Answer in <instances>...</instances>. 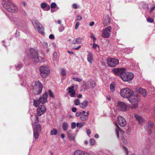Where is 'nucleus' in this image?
I'll use <instances>...</instances> for the list:
<instances>
[{
  "label": "nucleus",
  "instance_id": "obj_1",
  "mask_svg": "<svg viewBox=\"0 0 155 155\" xmlns=\"http://www.w3.org/2000/svg\"><path fill=\"white\" fill-rule=\"evenodd\" d=\"M126 69L124 68H114L112 72L115 75L119 76L124 81H128L132 80L134 75L132 73L126 72Z\"/></svg>",
  "mask_w": 155,
  "mask_h": 155
},
{
  "label": "nucleus",
  "instance_id": "obj_2",
  "mask_svg": "<svg viewBox=\"0 0 155 155\" xmlns=\"http://www.w3.org/2000/svg\"><path fill=\"white\" fill-rule=\"evenodd\" d=\"M3 6L7 11L10 12L15 13L18 11L17 7L12 2L11 0H8L7 3L4 2Z\"/></svg>",
  "mask_w": 155,
  "mask_h": 155
},
{
  "label": "nucleus",
  "instance_id": "obj_3",
  "mask_svg": "<svg viewBox=\"0 0 155 155\" xmlns=\"http://www.w3.org/2000/svg\"><path fill=\"white\" fill-rule=\"evenodd\" d=\"M29 56L31 59L35 62H42L43 61V58L41 57H39L38 55V51L37 50L33 48L30 49Z\"/></svg>",
  "mask_w": 155,
  "mask_h": 155
},
{
  "label": "nucleus",
  "instance_id": "obj_4",
  "mask_svg": "<svg viewBox=\"0 0 155 155\" xmlns=\"http://www.w3.org/2000/svg\"><path fill=\"white\" fill-rule=\"evenodd\" d=\"M33 131L35 128L36 132H40L41 131V126L39 124L38 117L36 114H34L31 117Z\"/></svg>",
  "mask_w": 155,
  "mask_h": 155
},
{
  "label": "nucleus",
  "instance_id": "obj_5",
  "mask_svg": "<svg viewBox=\"0 0 155 155\" xmlns=\"http://www.w3.org/2000/svg\"><path fill=\"white\" fill-rule=\"evenodd\" d=\"M115 125L117 127L116 131L117 137L118 138L119 137V135H121V140L123 144L125 145H127L128 144V142L126 137L124 135V132L120 129L117 124H116Z\"/></svg>",
  "mask_w": 155,
  "mask_h": 155
},
{
  "label": "nucleus",
  "instance_id": "obj_6",
  "mask_svg": "<svg viewBox=\"0 0 155 155\" xmlns=\"http://www.w3.org/2000/svg\"><path fill=\"white\" fill-rule=\"evenodd\" d=\"M48 96V93L45 92L43 94L42 97H41L39 99L34 100L33 103L34 106L35 107H39L40 105L43 104L47 102Z\"/></svg>",
  "mask_w": 155,
  "mask_h": 155
},
{
  "label": "nucleus",
  "instance_id": "obj_7",
  "mask_svg": "<svg viewBox=\"0 0 155 155\" xmlns=\"http://www.w3.org/2000/svg\"><path fill=\"white\" fill-rule=\"evenodd\" d=\"M133 94V91L128 88H122L120 90V94L124 98L128 99Z\"/></svg>",
  "mask_w": 155,
  "mask_h": 155
},
{
  "label": "nucleus",
  "instance_id": "obj_8",
  "mask_svg": "<svg viewBox=\"0 0 155 155\" xmlns=\"http://www.w3.org/2000/svg\"><path fill=\"white\" fill-rule=\"evenodd\" d=\"M129 102L132 105L131 107V108L136 109L138 107V103L139 102L138 97L133 94L128 99Z\"/></svg>",
  "mask_w": 155,
  "mask_h": 155
},
{
  "label": "nucleus",
  "instance_id": "obj_9",
  "mask_svg": "<svg viewBox=\"0 0 155 155\" xmlns=\"http://www.w3.org/2000/svg\"><path fill=\"white\" fill-rule=\"evenodd\" d=\"M39 71L41 76L45 78L48 76L50 72V70L47 66H42L39 68Z\"/></svg>",
  "mask_w": 155,
  "mask_h": 155
},
{
  "label": "nucleus",
  "instance_id": "obj_10",
  "mask_svg": "<svg viewBox=\"0 0 155 155\" xmlns=\"http://www.w3.org/2000/svg\"><path fill=\"white\" fill-rule=\"evenodd\" d=\"M32 23L35 28L37 29L40 33L43 34L44 33V28L38 21L34 20L32 21Z\"/></svg>",
  "mask_w": 155,
  "mask_h": 155
},
{
  "label": "nucleus",
  "instance_id": "obj_11",
  "mask_svg": "<svg viewBox=\"0 0 155 155\" xmlns=\"http://www.w3.org/2000/svg\"><path fill=\"white\" fill-rule=\"evenodd\" d=\"M107 65L110 67H114L119 64V60L115 58H108L107 60Z\"/></svg>",
  "mask_w": 155,
  "mask_h": 155
},
{
  "label": "nucleus",
  "instance_id": "obj_12",
  "mask_svg": "<svg viewBox=\"0 0 155 155\" xmlns=\"http://www.w3.org/2000/svg\"><path fill=\"white\" fill-rule=\"evenodd\" d=\"M112 27L108 26L104 29L103 31L102 36L104 38H108L110 35Z\"/></svg>",
  "mask_w": 155,
  "mask_h": 155
},
{
  "label": "nucleus",
  "instance_id": "obj_13",
  "mask_svg": "<svg viewBox=\"0 0 155 155\" xmlns=\"http://www.w3.org/2000/svg\"><path fill=\"white\" fill-rule=\"evenodd\" d=\"M42 88V84L40 81H38L35 82L34 88L37 91V94H39L41 93Z\"/></svg>",
  "mask_w": 155,
  "mask_h": 155
},
{
  "label": "nucleus",
  "instance_id": "obj_14",
  "mask_svg": "<svg viewBox=\"0 0 155 155\" xmlns=\"http://www.w3.org/2000/svg\"><path fill=\"white\" fill-rule=\"evenodd\" d=\"M117 108L120 110L125 111L127 109V106L124 102L119 101L117 102Z\"/></svg>",
  "mask_w": 155,
  "mask_h": 155
},
{
  "label": "nucleus",
  "instance_id": "obj_15",
  "mask_svg": "<svg viewBox=\"0 0 155 155\" xmlns=\"http://www.w3.org/2000/svg\"><path fill=\"white\" fill-rule=\"evenodd\" d=\"M15 24L18 27L21 29L22 30H23V28L25 27L24 22L23 21L19 19L15 18Z\"/></svg>",
  "mask_w": 155,
  "mask_h": 155
},
{
  "label": "nucleus",
  "instance_id": "obj_16",
  "mask_svg": "<svg viewBox=\"0 0 155 155\" xmlns=\"http://www.w3.org/2000/svg\"><path fill=\"white\" fill-rule=\"evenodd\" d=\"M46 108L44 105H40L37 109V114L39 116H41L46 111Z\"/></svg>",
  "mask_w": 155,
  "mask_h": 155
},
{
  "label": "nucleus",
  "instance_id": "obj_17",
  "mask_svg": "<svg viewBox=\"0 0 155 155\" xmlns=\"http://www.w3.org/2000/svg\"><path fill=\"white\" fill-rule=\"evenodd\" d=\"M117 120L119 124L121 127H124L126 124V122L125 119L120 116H118Z\"/></svg>",
  "mask_w": 155,
  "mask_h": 155
},
{
  "label": "nucleus",
  "instance_id": "obj_18",
  "mask_svg": "<svg viewBox=\"0 0 155 155\" xmlns=\"http://www.w3.org/2000/svg\"><path fill=\"white\" fill-rule=\"evenodd\" d=\"M74 89V87L73 86H71L68 87L67 89V91H68V93L70 94V96L72 97H75L76 92Z\"/></svg>",
  "mask_w": 155,
  "mask_h": 155
},
{
  "label": "nucleus",
  "instance_id": "obj_19",
  "mask_svg": "<svg viewBox=\"0 0 155 155\" xmlns=\"http://www.w3.org/2000/svg\"><path fill=\"white\" fill-rule=\"evenodd\" d=\"M67 135L68 139L71 141L73 140L75 141V136L71 130H69L67 132Z\"/></svg>",
  "mask_w": 155,
  "mask_h": 155
},
{
  "label": "nucleus",
  "instance_id": "obj_20",
  "mask_svg": "<svg viewBox=\"0 0 155 155\" xmlns=\"http://www.w3.org/2000/svg\"><path fill=\"white\" fill-rule=\"evenodd\" d=\"M134 117L138 121L139 124L142 125L143 124L144 120L141 116L137 114H136L134 115Z\"/></svg>",
  "mask_w": 155,
  "mask_h": 155
},
{
  "label": "nucleus",
  "instance_id": "obj_21",
  "mask_svg": "<svg viewBox=\"0 0 155 155\" xmlns=\"http://www.w3.org/2000/svg\"><path fill=\"white\" fill-rule=\"evenodd\" d=\"M72 155H90L88 153L79 150H77L73 153Z\"/></svg>",
  "mask_w": 155,
  "mask_h": 155
},
{
  "label": "nucleus",
  "instance_id": "obj_22",
  "mask_svg": "<svg viewBox=\"0 0 155 155\" xmlns=\"http://www.w3.org/2000/svg\"><path fill=\"white\" fill-rule=\"evenodd\" d=\"M96 85L95 82L92 80H90L88 81L87 85L90 88H94L95 87Z\"/></svg>",
  "mask_w": 155,
  "mask_h": 155
},
{
  "label": "nucleus",
  "instance_id": "obj_23",
  "mask_svg": "<svg viewBox=\"0 0 155 155\" xmlns=\"http://www.w3.org/2000/svg\"><path fill=\"white\" fill-rule=\"evenodd\" d=\"M110 22V19L109 16L107 15L106 17L104 19L103 21V23L104 25H108Z\"/></svg>",
  "mask_w": 155,
  "mask_h": 155
},
{
  "label": "nucleus",
  "instance_id": "obj_24",
  "mask_svg": "<svg viewBox=\"0 0 155 155\" xmlns=\"http://www.w3.org/2000/svg\"><path fill=\"white\" fill-rule=\"evenodd\" d=\"M138 91V92L141 94L144 97H145L147 94V92L144 89L142 88H139Z\"/></svg>",
  "mask_w": 155,
  "mask_h": 155
},
{
  "label": "nucleus",
  "instance_id": "obj_25",
  "mask_svg": "<svg viewBox=\"0 0 155 155\" xmlns=\"http://www.w3.org/2000/svg\"><path fill=\"white\" fill-rule=\"evenodd\" d=\"M88 54L87 55V61L90 64H92V60L93 59V54L89 52H88Z\"/></svg>",
  "mask_w": 155,
  "mask_h": 155
},
{
  "label": "nucleus",
  "instance_id": "obj_26",
  "mask_svg": "<svg viewBox=\"0 0 155 155\" xmlns=\"http://www.w3.org/2000/svg\"><path fill=\"white\" fill-rule=\"evenodd\" d=\"M88 101H87L84 100L80 104V107L82 108H86L88 106Z\"/></svg>",
  "mask_w": 155,
  "mask_h": 155
},
{
  "label": "nucleus",
  "instance_id": "obj_27",
  "mask_svg": "<svg viewBox=\"0 0 155 155\" xmlns=\"http://www.w3.org/2000/svg\"><path fill=\"white\" fill-rule=\"evenodd\" d=\"M83 40V38L80 37H78L75 38L72 41V43L74 44H79L81 43Z\"/></svg>",
  "mask_w": 155,
  "mask_h": 155
},
{
  "label": "nucleus",
  "instance_id": "obj_28",
  "mask_svg": "<svg viewBox=\"0 0 155 155\" xmlns=\"http://www.w3.org/2000/svg\"><path fill=\"white\" fill-rule=\"evenodd\" d=\"M153 125V124L152 121H149L146 124L145 128L146 129H151Z\"/></svg>",
  "mask_w": 155,
  "mask_h": 155
},
{
  "label": "nucleus",
  "instance_id": "obj_29",
  "mask_svg": "<svg viewBox=\"0 0 155 155\" xmlns=\"http://www.w3.org/2000/svg\"><path fill=\"white\" fill-rule=\"evenodd\" d=\"M35 130L33 131V136L35 140L38 139L39 136V133L40 132H36V130L35 128Z\"/></svg>",
  "mask_w": 155,
  "mask_h": 155
},
{
  "label": "nucleus",
  "instance_id": "obj_30",
  "mask_svg": "<svg viewBox=\"0 0 155 155\" xmlns=\"http://www.w3.org/2000/svg\"><path fill=\"white\" fill-rule=\"evenodd\" d=\"M88 118L87 115L84 114H82L80 116V118L81 120L83 121H86L87 120Z\"/></svg>",
  "mask_w": 155,
  "mask_h": 155
},
{
  "label": "nucleus",
  "instance_id": "obj_31",
  "mask_svg": "<svg viewBox=\"0 0 155 155\" xmlns=\"http://www.w3.org/2000/svg\"><path fill=\"white\" fill-rule=\"evenodd\" d=\"M110 88L111 92H113L115 90V84L114 82H112L110 85Z\"/></svg>",
  "mask_w": 155,
  "mask_h": 155
},
{
  "label": "nucleus",
  "instance_id": "obj_32",
  "mask_svg": "<svg viewBox=\"0 0 155 155\" xmlns=\"http://www.w3.org/2000/svg\"><path fill=\"white\" fill-rule=\"evenodd\" d=\"M58 131L57 129L53 128L50 132V134L51 135H56L57 134Z\"/></svg>",
  "mask_w": 155,
  "mask_h": 155
},
{
  "label": "nucleus",
  "instance_id": "obj_33",
  "mask_svg": "<svg viewBox=\"0 0 155 155\" xmlns=\"http://www.w3.org/2000/svg\"><path fill=\"white\" fill-rule=\"evenodd\" d=\"M68 128V125L67 123L66 122L63 123L62 125V128L64 130L66 131Z\"/></svg>",
  "mask_w": 155,
  "mask_h": 155
},
{
  "label": "nucleus",
  "instance_id": "obj_34",
  "mask_svg": "<svg viewBox=\"0 0 155 155\" xmlns=\"http://www.w3.org/2000/svg\"><path fill=\"white\" fill-rule=\"evenodd\" d=\"M15 67L17 69H19L22 67V63H20L15 65Z\"/></svg>",
  "mask_w": 155,
  "mask_h": 155
},
{
  "label": "nucleus",
  "instance_id": "obj_35",
  "mask_svg": "<svg viewBox=\"0 0 155 155\" xmlns=\"http://www.w3.org/2000/svg\"><path fill=\"white\" fill-rule=\"evenodd\" d=\"M85 124L84 122H80V123H77L76 124V125L77 127H78L79 128L82 127Z\"/></svg>",
  "mask_w": 155,
  "mask_h": 155
},
{
  "label": "nucleus",
  "instance_id": "obj_36",
  "mask_svg": "<svg viewBox=\"0 0 155 155\" xmlns=\"http://www.w3.org/2000/svg\"><path fill=\"white\" fill-rule=\"evenodd\" d=\"M142 7L144 9L146 10H147L149 8V7L148 4L145 3L143 4Z\"/></svg>",
  "mask_w": 155,
  "mask_h": 155
},
{
  "label": "nucleus",
  "instance_id": "obj_37",
  "mask_svg": "<svg viewBox=\"0 0 155 155\" xmlns=\"http://www.w3.org/2000/svg\"><path fill=\"white\" fill-rule=\"evenodd\" d=\"M120 144L121 145H122L124 150L126 152V155H128V149L125 146L122 144V143L121 142L120 143Z\"/></svg>",
  "mask_w": 155,
  "mask_h": 155
},
{
  "label": "nucleus",
  "instance_id": "obj_38",
  "mask_svg": "<svg viewBox=\"0 0 155 155\" xmlns=\"http://www.w3.org/2000/svg\"><path fill=\"white\" fill-rule=\"evenodd\" d=\"M64 29V26L62 25H61L58 28V30L60 32L63 31Z\"/></svg>",
  "mask_w": 155,
  "mask_h": 155
},
{
  "label": "nucleus",
  "instance_id": "obj_39",
  "mask_svg": "<svg viewBox=\"0 0 155 155\" xmlns=\"http://www.w3.org/2000/svg\"><path fill=\"white\" fill-rule=\"evenodd\" d=\"M80 104V100L78 99H75L74 101V104L78 105Z\"/></svg>",
  "mask_w": 155,
  "mask_h": 155
},
{
  "label": "nucleus",
  "instance_id": "obj_40",
  "mask_svg": "<svg viewBox=\"0 0 155 155\" xmlns=\"http://www.w3.org/2000/svg\"><path fill=\"white\" fill-rule=\"evenodd\" d=\"M73 80L75 81L80 82L82 81V79L80 78H73Z\"/></svg>",
  "mask_w": 155,
  "mask_h": 155
},
{
  "label": "nucleus",
  "instance_id": "obj_41",
  "mask_svg": "<svg viewBox=\"0 0 155 155\" xmlns=\"http://www.w3.org/2000/svg\"><path fill=\"white\" fill-rule=\"evenodd\" d=\"M61 74L63 76H64L66 75L65 70L64 69H62L61 70Z\"/></svg>",
  "mask_w": 155,
  "mask_h": 155
},
{
  "label": "nucleus",
  "instance_id": "obj_42",
  "mask_svg": "<svg viewBox=\"0 0 155 155\" xmlns=\"http://www.w3.org/2000/svg\"><path fill=\"white\" fill-rule=\"evenodd\" d=\"M155 9V4L153 5L152 7L150 8V10L149 11V13H151L153 10Z\"/></svg>",
  "mask_w": 155,
  "mask_h": 155
},
{
  "label": "nucleus",
  "instance_id": "obj_43",
  "mask_svg": "<svg viewBox=\"0 0 155 155\" xmlns=\"http://www.w3.org/2000/svg\"><path fill=\"white\" fill-rule=\"evenodd\" d=\"M147 21L149 22L153 23L154 20L152 18L150 17H148L147 18Z\"/></svg>",
  "mask_w": 155,
  "mask_h": 155
},
{
  "label": "nucleus",
  "instance_id": "obj_44",
  "mask_svg": "<svg viewBox=\"0 0 155 155\" xmlns=\"http://www.w3.org/2000/svg\"><path fill=\"white\" fill-rule=\"evenodd\" d=\"M95 143V141L94 139H92L90 140V144L91 145H94Z\"/></svg>",
  "mask_w": 155,
  "mask_h": 155
},
{
  "label": "nucleus",
  "instance_id": "obj_45",
  "mask_svg": "<svg viewBox=\"0 0 155 155\" xmlns=\"http://www.w3.org/2000/svg\"><path fill=\"white\" fill-rule=\"evenodd\" d=\"M92 48H94V49H96L97 48H98V50H99V46L98 45L96 44H95V43H94L93 44V45L92 46Z\"/></svg>",
  "mask_w": 155,
  "mask_h": 155
},
{
  "label": "nucleus",
  "instance_id": "obj_46",
  "mask_svg": "<svg viewBox=\"0 0 155 155\" xmlns=\"http://www.w3.org/2000/svg\"><path fill=\"white\" fill-rule=\"evenodd\" d=\"M56 6V3L54 2H53L51 3V9L55 8Z\"/></svg>",
  "mask_w": 155,
  "mask_h": 155
},
{
  "label": "nucleus",
  "instance_id": "obj_47",
  "mask_svg": "<svg viewBox=\"0 0 155 155\" xmlns=\"http://www.w3.org/2000/svg\"><path fill=\"white\" fill-rule=\"evenodd\" d=\"M91 37L93 39V42H94L96 40V39L93 34L91 33Z\"/></svg>",
  "mask_w": 155,
  "mask_h": 155
},
{
  "label": "nucleus",
  "instance_id": "obj_48",
  "mask_svg": "<svg viewBox=\"0 0 155 155\" xmlns=\"http://www.w3.org/2000/svg\"><path fill=\"white\" fill-rule=\"evenodd\" d=\"M76 124L75 122H72L71 124V128L72 129H74L75 128Z\"/></svg>",
  "mask_w": 155,
  "mask_h": 155
},
{
  "label": "nucleus",
  "instance_id": "obj_49",
  "mask_svg": "<svg viewBox=\"0 0 155 155\" xmlns=\"http://www.w3.org/2000/svg\"><path fill=\"white\" fill-rule=\"evenodd\" d=\"M82 19V17L80 15H78L77 16L76 18V21L81 20Z\"/></svg>",
  "mask_w": 155,
  "mask_h": 155
},
{
  "label": "nucleus",
  "instance_id": "obj_50",
  "mask_svg": "<svg viewBox=\"0 0 155 155\" xmlns=\"http://www.w3.org/2000/svg\"><path fill=\"white\" fill-rule=\"evenodd\" d=\"M41 7L45 8L47 6V5L45 3H42L41 5Z\"/></svg>",
  "mask_w": 155,
  "mask_h": 155
},
{
  "label": "nucleus",
  "instance_id": "obj_51",
  "mask_svg": "<svg viewBox=\"0 0 155 155\" xmlns=\"http://www.w3.org/2000/svg\"><path fill=\"white\" fill-rule=\"evenodd\" d=\"M57 53L56 52H54L53 54V58L54 60H56L57 59Z\"/></svg>",
  "mask_w": 155,
  "mask_h": 155
},
{
  "label": "nucleus",
  "instance_id": "obj_52",
  "mask_svg": "<svg viewBox=\"0 0 155 155\" xmlns=\"http://www.w3.org/2000/svg\"><path fill=\"white\" fill-rule=\"evenodd\" d=\"M83 88L84 89L86 90L87 89V86L85 82L83 83Z\"/></svg>",
  "mask_w": 155,
  "mask_h": 155
},
{
  "label": "nucleus",
  "instance_id": "obj_53",
  "mask_svg": "<svg viewBox=\"0 0 155 155\" xmlns=\"http://www.w3.org/2000/svg\"><path fill=\"white\" fill-rule=\"evenodd\" d=\"M48 93H49V95L50 97H54V95L52 93L51 90H49Z\"/></svg>",
  "mask_w": 155,
  "mask_h": 155
},
{
  "label": "nucleus",
  "instance_id": "obj_54",
  "mask_svg": "<svg viewBox=\"0 0 155 155\" xmlns=\"http://www.w3.org/2000/svg\"><path fill=\"white\" fill-rule=\"evenodd\" d=\"M80 25V23L78 22H77L75 24V29H77Z\"/></svg>",
  "mask_w": 155,
  "mask_h": 155
},
{
  "label": "nucleus",
  "instance_id": "obj_55",
  "mask_svg": "<svg viewBox=\"0 0 155 155\" xmlns=\"http://www.w3.org/2000/svg\"><path fill=\"white\" fill-rule=\"evenodd\" d=\"M81 115V112H77L76 114V116L77 117H80Z\"/></svg>",
  "mask_w": 155,
  "mask_h": 155
},
{
  "label": "nucleus",
  "instance_id": "obj_56",
  "mask_svg": "<svg viewBox=\"0 0 155 155\" xmlns=\"http://www.w3.org/2000/svg\"><path fill=\"white\" fill-rule=\"evenodd\" d=\"M72 7L75 9L78 8V6L76 4H74L72 5Z\"/></svg>",
  "mask_w": 155,
  "mask_h": 155
},
{
  "label": "nucleus",
  "instance_id": "obj_57",
  "mask_svg": "<svg viewBox=\"0 0 155 155\" xmlns=\"http://www.w3.org/2000/svg\"><path fill=\"white\" fill-rule=\"evenodd\" d=\"M20 34L19 31H16V32L15 33V37L16 38H18L19 37Z\"/></svg>",
  "mask_w": 155,
  "mask_h": 155
},
{
  "label": "nucleus",
  "instance_id": "obj_58",
  "mask_svg": "<svg viewBox=\"0 0 155 155\" xmlns=\"http://www.w3.org/2000/svg\"><path fill=\"white\" fill-rule=\"evenodd\" d=\"M49 38L50 39H54V35L53 34H51L49 35Z\"/></svg>",
  "mask_w": 155,
  "mask_h": 155
},
{
  "label": "nucleus",
  "instance_id": "obj_59",
  "mask_svg": "<svg viewBox=\"0 0 155 155\" xmlns=\"http://www.w3.org/2000/svg\"><path fill=\"white\" fill-rule=\"evenodd\" d=\"M71 110L73 112H75L77 110V109L76 107H73L72 108Z\"/></svg>",
  "mask_w": 155,
  "mask_h": 155
},
{
  "label": "nucleus",
  "instance_id": "obj_60",
  "mask_svg": "<svg viewBox=\"0 0 155 155\" xmlns=\"http://www.w3.org/2000/svg\"><path fill=\"white\" fill-rule=\"evenodd\" d=\"M43 45L45 48H47L48 46V43L46 42H44Z\"/></svg>",
  "mask_w": 155,
  "mask_h": 155
},
{
  "label": "nucleus",
  "instance_id": "obj_61",
  "mask_svg": "<svg viewBox=\"0 0 155 155\" xmlns=\"http://www.w3.org/2000/svg\"><path fill=\"white\" fill-rule=\"evenodd\" d=\"M148 131L147 132L149 134H150L152 133L151 130V129H146Z\"/></svg>",
  "mask_w": 155,
  "mask_h": 155
},
{
  "label": "nucleus",
  "instance_id": "obj_62",
  "mask_svg": "<svg viewBox=\"0 0 155 155\" xmlns=\"http://www.w3.org/2000/svg\"><path fill=\"white\" fill-rule=\"evenodd\" d=\"M86 132L88 135L89 136L91 133L90 130L87 129V130Z\"/></svg>",
  "mask_w": 155,
  "mask_h": 155
},
{
  "label": "nucleus",
  "instance_id": "obj_63",
  "mask_svg": "<svg viewBox=\"0 0 155 155\" xmlns=\"http://www.w3.org/2000/svg\"><path fill=\"white\" fill-rule=\"evenodd\" d=\"M67 52L69 54H74V53L72 51H70L68 50Z\"/></svg>",
  "mask_w": 155,
  "mask_h": 155
},
{
  "label": "nucleus",
  "instance_id": "obj_64",
  "mask_svg": "<svg viewBox=\"0 0 155 155\" xmlns=\"http://www.w3.org/2000/svg\"><path fill=\"white\" fill-rule=\"evenodd\" d=\"M94 24V22L93 21H92V22H90L89 24V25L91 26H92Z\"/></svg>",
  "mask_w": 155,
  "mask_h": 155
}]
</instances>
